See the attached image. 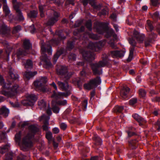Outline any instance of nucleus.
Here are the masks:
<instances>
[{
  "instance_id": "f257e3e1",
  "label": "nucleus",
  "mask_w": 160,
  "mask_h": 160,
  "mask_svg": "<svg viewBox=\"0 0 160 160\" xmlns=\"http://www.w3.org/2000/svg\"><path fill=\"white\" fill-rule=\"evenodd\" d=\"M7 81L8 82V83H5L3 77L0 75V84L3 88L1 93L5 96L12 97L16 95L19 92L20 88L17 84L10 86L11 81L7 79Z\"/></svg>"
},
{
  "instance_id": "f03ea898",
  "label": "nucleus",
  "mask_w": 160,
  "mask_h": 160,
  "mask_svg": "<svg viewBox=\"0 0 160 160\" xmlns=\"http://www.w3.org/2000/svg\"><path fill=\"white\" fill-rule=\"evenodd\" d=\"M29 132H25L23 138L21 145V149L26 151L31 148L32 145V138L34 137L35 133L38 131V128L34 125H32L28 127Z\"/></svg>"
},
{
  "instance_id": "7ed1b4c3",
  "label": "nucleus",
  "mask_w": 160,
  "mask_h": 160,
  "mask_svg": "<svg viewBox=\"0 0 160 160\" xmlns=\"http://www.w3.org/2000/svg\"><path fill=\"white\" fill-rule=\"evenodd\" d=\"M144 37L145 36L144 34H140L136 30L134 31L132 37L131 38H129L128 40L129 43L133 47L131 48L130 49L129 56L128 58L127 59L128 61H130L132 60L133 57V51L134 50L133 47H135L136 45V42L134 39V38H135L139 43H141L142 42Z\"/></svg>"
},
{
  "instance_id": "20e7f679",
  "label": "nucleus",
  "mask_w": 160,
  "mask_h": 160,
  "mask_svg": "<svg viewBox=\"0 0 160 160\" xmlns=\"http://www.w3.org/2000/svg\"><path fill=\"white\" fill-rule=\"evenodd\" d=\"M41 51L42 56L41 57L42 62L43 63V67L47 69L52 67V64L47 55L45 53L47 52L49 55H51L52 53V48L49 44L45 45L42 43L41 45Z\"/></svg>"
},
{
  "instance_id": "39448f33",
  "label": "nucleus",
  "mask_w": 160,
  "mask_h": 160,
  "mask_svg": "<svg viewBox=\"0 0 160 160\" xmlns=\"http://www.w3.org/2000/svg\"><path fill=\"white\" fill-rule=\"evenodd\" d=\"M57 84L59 88L62 90L66 91V93L58 92L57 93L55 91H53V93L51 97L56 99L63 98V97H67L71 94V87L68 84L67 82H62L58 81Z\"/></svg>"
},
{
  "instance_id": "423d86ee",
  "label": "nucleus",
  "mask_w": 160,
  "mask_h": 160,
  "mask_svg": "<svg viewBox=\"0 0 160 160\" xmlns=\"http://www.w3.org/2000/svg\"><path fill=\"white\" fill-rule=\"evenodd\" d=\"M108 23L104 22H98L97 24V26L95 27L97 32L99 34H102L104 31H107V34L105 37L108 38L112 35H113L115 39L117 38V35L114 33L113 30L109 29L108 27Z\"/></svg>"
},
{
  "instance_id": "0eeeda50",
  "label": "nucleus",
  "mask_w": 160,
  "mask_h": 160,
  "mask_svg": "<svg viewBox=\"0 0 160 160\" xmlns=\"http://www.w3.org/2000/svg\"><path fill=\"white\" fill-rule=\"evenodd\" d=\"M102 60L98 63L92 64L91 67L94 75H100L102 71L101 68L105 66L108 63L107 57L105 54L103 55Z\"/></svg>"
},
{
  "instance_id": "6e6552de",
  "label": "nucleus",
  "mask_w": 160,
  "mask_h": 160,
  "mask_svg": "<svg viewBox=\"0 0 160 160\" xmlns=\"http://www.w3.org/2000/svg\"><path fill=\"white\" fill-rule=\"evenodd\" d=\"M23 46L25 49L24 51H23L22 49L20 48L16 53L18 59L21 56L28 54L29 53L28 50L32 48V45L28 40H24L23 43Z\"/></svg>"
},
{
  "instance_id": "1a4fd4ad",
  "label": "nucleus",
  "mask_w": 160,
  "mask_h": 160,
  "mask_svg": "<svg viewBox=\"0 0 160 160\" xmlns=\"http://www.w3.org/2000/svg\"><path fill=\"white\" fill-rule=\"evenodd\" d=\"M47 81L46 77H41L39 80H37L34 82V85L36 90H40L43 92L47 91L46 88L44 86Z\"/></svg>"
},
{
  "instance_id": "9d476101",
  "label": "nucleus",
  "mask_w": 160,
  "mask_h": 160,
  "mask_svg": "<svg viewBox=\"0 0 160 160\" xmlns=\"http://www.w3.org/2000/svg\"><path fill=\"white\" fill-rule=\"evenodd\" d=\"M48 12H50L51 15L49 17V18L46 24L48 26H52L58 20L59 14L53 10H49Z\"/></svg>"
},
{
  "instance_id": "9b49d317",
  "label": "nucleus",
  "mask_w": 160,
  "mask_h": 160,
  "mask_svg": "<svg viewBox=\"0 0 160 160\" xmlns=\"http://www.w3.org/2000/svg\"><path fill=\"white\" fill-rule=\"evenodd\" d=\"M56 71L58 74L64 76L66 80L69 79L72 74L71 72H68L67 68L66 67L61 65L58 66Z\"/></svg>"
},
{
  "instance_id": "f8f14e48",
  "label": "nucleus",
  "mask_w": 160,
  "mask_h": 160,
  "mask_svg": "<svg viewBox=\"0 0 160 160\" xmlns=\"http://www.w3.org/2000/svg\"><path fill=\"white\" fill-rule=\"evenodd\" d=\"M105 43V41H104L102 43L101 41L95 43L90 42L88 45V48L93 51H98L100 49V46H104Z\"/></svg>"
},
{
  "instance_id": "ddd939ff",
  "label": "nucleus",
  "mask_w": 160,
  "mask_h": 160,
  "mask_svg": "<svg viewBox=\"0 0 160 160\" xmlns=\"http://www.w3.org/2000/svg\"><path fill=\"white\" fill-rule=\"evenodd\" d=\"M50 119V117L45 115H43L41 116L40 118V121L43 120L44 125L42 126V128L43 130L48 131L49 127H48L49 125L48 121Z\"/></svg>"
},
{
  "instance_id": "4468645a",
  "label": "nucleus",
  "mask_w": 160,
  "mask_h": 160,
  "mask_svg": "<svg viewBox=\"0 0 160 160\" xmlns=\"http://www.w3.org/2000/svg\"><path fill=\"white\" fill-rule=\"evenodd\" d=\"M80 52L83 58L86 60L90 62L94 59V55L92 52L85 51Z\"/></svg>"
},
{
  "instance_id": "2eb2a0df",
  "label": "nucleus",
  "mask_w": 160,
  "mask_h": 160,
  "mask_svg": "<svg viewBox=\"0 0 160 160\" xmlns=\"http://www.w3.org/2000/svg\"><path fill=\"white\" fill-rule=\"evenodd\" d=\"M13 3L14 8L18 13V16L19 20L21 21H23L24 19V17L22 15V13L19 9V6L21 3H18L17 2H15V0H14L13 1Z\"/></svg>"
},
{
  "instance_id": "dca6fc26",
  "label": "nucleus",
  "mask_w": 160,
  "mask_h": 160,
  "mask_svg": "<svg viewBox=\"0 0 160 160\" xmlns=\"http://www.w3.org/2000/svg\"><path fill=\"white\" fill-rule=\"evenodd\" d=\"M124 53L122 51L114 50L110 52V55L113 58H122L124 56Z\"/></svg>"
},
{
  "instance_id": "f3484780",
  "label": "nucleus",
  "mask_w": 160,
  "mask_h": 160,
  "mask_svg": "<svg viewBox=\"0 0 160 160\" xmlns=\"http://www.w3.org/2000/svg\"><path fill=\"white\" fill-rule=\"evenodd\" d=\"M130 89L127 87H123L121 90L120 93L121 97L123 99L128 98Z\"/></svg>"
},
{
  "instance_id": "a211bd4d",
  "label": "nucleus",
  "mask_w": 160,
  "mask_h": 160,
  "mask_svg": "<svg viewBox=\"0 0 160 160\" xmlns=\"http://www.w3.org/2000/svg\"><path fill=\"white\" fill-rule=\"evenodd\" d=\"M10 29L5 24L2 23L0 26V34L3 35L8 34L10 32Z\"/></svg>"
},
{
  "instance_id": "6ab92c4d",
  "label": "nucleus",
  "mask_w": 160,
  "mask_h": 160,
  "mask_svg": "<svg viewBox=\"0 0 160 160\" xmlns=\"http://www.w3.org/2000/svg\"><path fill=\"white\" fill-rule=\"evenodd\" d=\"M132 116L133 118L138 122L140 126L144 125L146 122V120L137 114H134Z\"/></svg>"
},
{
  "instance_id": "aec40b11",
  "label": "nucleus",
  "mask_w": 160,
  "mask_h": 160,
  "mask_svg": "<svg viewBox=\"0 0 160 160\" xmlns=\"http://www.w3.org/2000/svg\"><path fill=\"white\" fill-rule=\"evenodd\" d=\"M9 113V109L5 106H3L0 108V115H3L5 117L8 116Z\"/></svg>"
},
{
  "instance_id": "412c9836",
  "label": "nucleus",
  "mask_w": 160,
  "mask_h": 160,
  "mask_svg": "<svg viewBox=\"0 0 160 160\" xmlns=\"http://www.w3.org/2000/svg\"><path fill=\"white\" fill-rule=\"evenodd\" d=\"M37 73V72L36 71H35L33 72H26L24 74V78L25 80H28L31 78H32Z\"/></svg>"
},
{
  "instance_id": "4be33fe9",
  "label": "nucleus",
  "mask_w": 160,
  "mask_h": 160,
  "mask_svg": "<svg viewBox=\"0 0 160 160\" xmlns=\"http://www.w3.org/2000/svg\"><path fill=\"white\" fill-rule=\"evenodd\" d=\"M26 98L32 105L34 103L37 99V97L33 94H29L28 95Z\"/></svg>"
},
{
  "instance_id": "5701e85b",
  "label": "nucleus",
  "mask_w": 160,
  "mask_h": 160,
  "mask_svg": "<svg viewBox=\"0 0 160 160\" xmlns=\"http://www.w3.org/2000/svg\"><path fill=\"white\" fill-rule=\"evenodd\" d=\"M92 80H90L89 82L85 84L84 85V88L88 90H91L95 87L93 83Z\"/></svg>"
},
{
  "instance_id": "b1692460",
  "label": "nucleus",
  "mask_w": 160,
  "mask_h": 160,
  "mask_svg": "<svg viewBox=\"0 0 160 160\" xmlns=\"http://www.w3.org/2000/svg\"><path fill=\"white\" fill-rule=\"evenodd\" d=\"M88 35V36L90 38L95 39L97 40L99 39V36H98L97 35L94 34L92 33H87L83 36L82 38L83 39H84L85 40L86 39L85 36Z\"/></svg>"
},
{
  "instance_id": "393cba45",
  "label": "nucleus",
  "mask_w": 160,
  "mask_h": 160,
  "mask_svg": "<svg viewBox=\"0 0 160 160\" xmlns=\"http://www.w3.org/2000/svg\"><path fill=\"white\" fill-rule=\"evenodd\" d=\"M63 50L62 49H60L59 51H58L54 55L53 57V62L55 63L57 61L59 57V56L62 53Z\"/></svg>"
},
{
  "instance_id": "a878e982",
  "label": "nucleus",
  "mask_w": 160,
  "mask_h": 160,
  "mask_svg": "<svg viewBox=\"0 0 160 160\" xmlns=\"http://www.w3.org/2000/svg\"><path fill=\"white\" fill-rule=\"evenodd\" d=\"M91 80H92V82L95 87L100 85L101 82V80L99 77H97Z\"/></svg>"
},
{
  "instance_id": "bb28decb",
  "label": "nucleus",
  "mask_w": 160,
  "mask_h": 160,
  "mask_svg": "<svg viewBox=\"0 0 160 160\" xmlns=\"http://www.w3.org/2000/svg\"><path fill=\"white\" fill-rule=\"evenodd\" d=\"M38 105L41 109L45 110L46 108V102L43 100H41L38 102Z\"/></svg>"
},
{
  "instance_id": "cd10ccee",
  "label": "nucleus",
  "mask_w": 160,
  "mask_h": 160,
  "mask_svg": "<svg viewBox=\"0 0 160 160\" xmlns=\"http://www.w3.org/2000/svg\"><path fill=\"white\" fill-rule=\"evenodd\" d=\"M22 63L23 64H24L25 68L26 69L30 68H32V61L30 60H28L26 63H24V61H22Z\"/></svg>"
},
{
  "instance_id": "c85d7f7f",
  "label": "nucleus",
  "mask_w": 160,
  "mask_h": 160,
  "mask_svg": "<svg viewBox=\"0 0 160 160\" xmlns=\"http://www.w3.org/2000/svg\"><path fill=\"white\" fill-rule=\"evenodd\" d=\"M10 145L9 144L6 145L4 146L0 147V153L3 154L7 151L9 149Z\"/></svg>"
},
{
  "instance_id": "c756f323",
  "label": "nucleus",
  "mask_w": 160,
  "mask_h": 160,
  "mask_svg": "<svg viewBox=\"0 0 160 160\" xmlns=\"http://www.w3.org/2000/svg\"><path fill=\"white\" fill-rule=\"evenodd\" d=\"M9 77H10L11 79L12 80H16L18 78V75L17 74H14L12 71H10L9 72Z\"/></svg>"
},
{
  "instance_id": "7c9ffc66",
  "label": "nucleus",
  "mask_w": 160,
  "mask_h": 160,
  "mask_svg": "<svg viewBox=\"0 0 160 160\" xmlns=\"http://www.w3.org/2000/svg\"><path fill=\"white\" fill-rule=\"evenodd\" d=\"M123 109V107L122 106H116L114 109L113 111L115 112L121 113Z\"/></svg>"
},
{
  "instance_id": "2f4dec72",
  "label": "nucleus",
  "mask_w": 160,
  "mask_h": 160,
  "mask_svg": "<svg viewBox=\"0 0 160 160\" xmlns=\"http://www.w3.org/2000/svg\"><path fill=\"white\" fill-rule=\"evenodd\" d=\"M3 9L6 16H7L9 15L10 13V11L9 10L8 8L6 3L4 4Z\"/></svg>"
},
{
  "instance_id": "473e14b6",
  "label": "nucleus",
  "mask_w": 160,
  "mask_h": 160,
  "mask_svg": "<svg viewBox=\"0 0 160 160\" xmlns=\"http://www.w3.org/2000/svg\"><path fill=\"white\" fill-rule=\"evenodd\" d=\"M74 41H69L68 42L67 45V50H70L72 49L74 47Z\"/></svg>"
},
{
  "instance_id": "72a5a7b5",
  "label": "nucleus",
  "mask_w": 160,
  "mask_h": 160,
  "mask_svg": "<svg viewBox=\"0 0 160 160\" xmlns=\"http://www.w3.org/2000/svg\"><path fill=\"white\" fill-rule=\"evenodd\" d=\"M46 137L49 142L52 141V133L50 131L47 132L46 134Z\"/></svg>"
},
{
  "instance_id": "f704fd0d",
  "label": "nucleus",
  "mask_w": 160,
  "mask_h": 160,
  "mask_svg": "<svg viewBox=\"0 0 160 160\" xmlns=\"http://www.w3.org/2000/svg\"><path fill=\"white\" fill-rule=\"evenodd\" d=\"M45 6L44 5H40L39 7L40 16L41 17H43L44 16V14L43 13V10H45Z\"/></svg>"
},
{
  "instance_id": "c9c22d12",
  "label": "nucleus",
  "mask_w": 160,
  "mask_h": 160,
  "mask_svg": "<svg viewBox=\"0 0 160 160\" xmlns=\"http://www.w3.org/2000/svg\"><path fill=\"white\" fill-rule=\"evenodd\" d=\"M108 43L112 48L117 49V47L114 42L113 40H110L108 42Z\"/></svg>"
},
{
  "instance_id": "e433bc0d",
  "label": "nucleus",
  "mask_w": 160,
  "mask_h": 160,
  "mask_svg": "<svg viewBox=\"0 0 160 160\" xmlns=\"http://www.w3.org/2000/svg\"><path fill=\"white\" fill-rule=\"evenodd\" d=\"M6 139V134L2 131H0V142L4 141Z\"/></svg>"
},
{
  "instance_id": "4c0bfd02",
  "label": "nucleus",
  "mask_w": 160,
  "mask_h": 160,
  "mask_svg": "<svg viewBox=\"0 0 160 160\" xmlns=\"http://www.w3.org/2000/svg\"><path fill=\"white\" fill-rule=\"evenodd\" d=\"M130 143L132 149H135L138 146V143L136 140H133L130 142Z\"/></svg>"
},
{
  "instance_id": "58836bf2",
  "label": "nucleus",
  "mask_w": 160,
  "mask_h": 160,
  "mask_svg": "<svg viewBox=\"0 0 160 160\" xmlns=\"http://www.w3.org/2000/svg\"><path fill=\"white\" fill-rule=\"evenodd\" d=\"M93 139L98 144L100 145L102 143V140L100 137L97 135H95L93 137Z\"/></svg>"
},
{
  "instance_id": "ea45409f",
  "label": "nucleus",
  "mask_w": 160,
  "mask_h": 160,
  "mask_svg": "<svg viewBox=\"0 0 160 160\" xmlns=\"http://www.w3.org/2000/svg\"><path fill=\"white\" fill-rule=\"evenodd\" d=\"M37 12L35 11H31L28 14V15L31 18H35L37 15Z\"/></svg>"
},
{
  "instance_id": "a19ab883",
  "label": "nucleus",
  "mask_w": 160,
  "mask_h": 160,
  "mask_svg": "<svg viewBox=\"0 0 160 160\" xmlns=\"http://www.w3.org/2000/svg\"><path fill=\"white\" fill-rule=\"evenodd\" d=\"M152 5L154 7H158L160 4V0H152Z\"/></svg>"
},
{
  "instance_id": "79ce46f5",
  "label": "nucleus",
  "mask_w": 160,
  "mask_h": 160,
  "mask_svg": "<svg viewBox=\"0 0 160 160\" xmlns=\"http://www.w3.org/2000/svg\"><path fill=\"white\" fill-rule=\"evenodd\" d=\"M85 28L84 26H82L80 29H77L76 31H74L73 32V34L75 36L78 35L80 32L84 31Z\"/></svg>"
},
{
  "instance_id": "37998d69",
  "label": "nucleus",
  "mask_w": 160,
  "mask_h": 160,
  "mask_svg": "<svg viewBox=\"0 0 160 160\" xmlns=\"http://www.w3.org/2000/svg\"><path fill=\"white\" fill-rule=\"evenodd\" d=\"M138 93L140 96L142 97H144L146 95V92L145 90L142 89L139 90Z\"/></svg>"
},
{
  "instance_id": "c03bdc74",
  "label": "nucleus",
  "mask_w": 160,
  "mask_h": 160,
  "mask_svg": "<svg viewBox=\"0 0 160 160\" xmlns=\"http://www.w3.org/2000/svg\"><path fill=\"white\" fill-rule=\"evenodd\" d=\"M86 26L88 28V29L90 30L91 31L92 29V22L91 20H88V21L86 23Z\"/></svg>"
},
{
  "instance_id": "a18cd8bd",
  "label": "nucleus",
  "mask_w": 160,
  "mask_h": 160,
  "mask_svg": "<svg viewBox=\"0 0 160 160\" xmlns=\"http://www.w3.org/2000/svg\"><path fill=\"white\" fill-rule=\"evenodd\" d=\"M82 108L83 110H85L87 108L88 104V100L85 99L82 102Z\"/></svg>"
},
{
  "instance_id": "49530a36",
  "label": "nucleus",
  "mask_w": 160,
  "mask_h": 160,
  "mask_svg": "<svg viewBox=\"0 0 160 160\" xmlns=\"http://www.w3.org/2000/svg\"><path fill=\"white\" fill-rule=\"evenodd\" d=\"M93 2L94 1L92 0H83L82 2L84 6H86L88 3L92 5Z\"/></svg>"
},
{
  "instance_id": "de8ad7c7",
  "label": "nucleus",
  "mask_w": 160,
  "mask_h": 160,
  "mask_svg": "<svg viewBox=\"0 0 160 160\" xmlns=\"http://www.w3.org/2000/svg\"><path fill=\"white\" fill-rule=\"evenodd\" d=\"M137 102V98H132L129 101L130 105L132 106L135 104Z\"/></svg>"
},
{
  "instance_id": "09e8293b",
  "label": "nucleus",
  "mask_w": 160,
  "mask_h": 160,
  "mask_svg": "<svg viewBox=\"0 0 160 160\" xmlns=\"http://www.w3.org/2000/svg\"><path fill=\"white\" fill-rule=\"evenodd\" d=\"M21 30V27L20 25H18L15 27L12 31V33H15L18 32Z\"/></svg>"
},
{
  "instance_id": "8fccbe9b",
  "label": "nucleus",
  "mask_w": 160,
  "mask_h": 160,
  "mask_svg": "<svg viewBox=\"0 0 160 160\" xmlns=\"http://www.w3.org/2000/svg\"><path fill=\"white\" fill-rule=\"evenodd\" d=\"M156 37L157 35L156 34L152 32H151V43L153 42V41L155 40Z\"/></svg>"
},
{
  "instance_id": "3c124183",
  "label": "nucleus",
  "mask_w": 160,
  "mask_h": 160,
  "mask_svg": "<svg viewBox=\"0 0 160 160\" xmlns=\"http://www.w3.org/2000/svg\"><path fill=\"white\" fill-rule=\"evenodd\" d=\"M13 154L12 152L8 153L6 156V158L5 160H12V159Z\"/></svg>"
},
{
  "instance_id": "603ef678",
  "label": "nucleus",
  "mask_w": 160,
  "mask_h": 160,
  "mask_svg": "<svg viewBox=\"0 0 160 160\" xmlns=\"http://www.w3.org/2000/svg\"><path fill=\"white\" fill-rule=\"evenodd\" d=\"M22 104L24 106H27L32 105L27 99L26 100H22Z\"/></svg>"
},
{
  "instance_id": "864d4df0",
  "label": "nucleus",
  "mask_w": 160,
  "mask_h": 160,
  "mask_svg": "<svg viewBox=\"0 0 160 160\" xmlns=\"http://www.w3.org/2000/svg\"><path fill=\"white\" fill-rule=\"evenodd\" d=\"M57 103L59 105L64 106L67 104V101L66 100L59 101L57 102Z\"/></svg>"
},
{
  "instance_id": "5fc2aeb1",
  "label": "nucleus",
  "mask_w": 160,
  "mask_h": 160,
  "mask_svg": "<svg viewBox=\"0 0 160 160\" xmlns=\"http://www.w3.org/2000/svg\"><path fill=\"white\" fill-rule=\"evenodd\" d=\"M52 109L53 112L56 113H58L60 110L59 108L56 106H53Z\"/></svg>"
},
{
  "instance_id": "6e6d98bb",
  "label": "nucleus",
  "mask_w": 160,
  "mask_h": 160,
  "mask_svg": "<svg viewBox=\"0 0 160 160\" xmlns=\"http://www.w3.org/2000/svg\"><path fill=\"white\" fill-rule=\"evenodd\" d=\"M130 128L131 129V131L130 130H129L127 132L128 135V136L129 137H131L132 136L134 135L135 134V133L134 132L132 131H133L134 129L132 127H130Z\"/></svg>"
},
{
  "instance_id": "4d7b16f0",
  "label": "nucleus",
  "mask_w": 160,
  "mask_h": 160,
  "mask_svg": "<svg viewBox=\"0 0 160 160\" xmlns=\"http://www.w3.org/2000/svg\"><path fill=\"white\" fill-rule=\"evenodd\" d=\"M21 132H19L18 133H17L15 135V139L17 141H19L21 138Z\"/></svg>"
},
{
  "instance_id": "13d9d810",
  "label": "nucleus",
  "mask_w": 160,
  "mask_h": 160,
  "mask_svg": "<svg viewBox=\"0 0 160 160\" xmlns=\"http://www.w3.org/2000/svg\"><path fill=\"white\" fill-rule=\"evenodd\" d=\"M75 0H65V5L67 6L69 4H71L72 5H74V3L73 2Z\"/></svg>"
},
{
  "instance_id": "bf43d9fd",
  "label": "nucleus",
  "mask_w": 160,
  "mask_h": 160,
  "mask_svg": "<svg viewBox=\"0 0 160 160\" xmlns=\"http://www.w3.org/2000/svg\"><path fill=\"white\" fill-rule=\"evenodd\" d=\"M145 28L147 31L149 32L150 31V21L149 20H147V23Z\"/></svg>"
},
{
  "instance_id": "052dcab7",
  "label": "nucleus",
  "mask_w": 160,
  "mask_h": 160,
  "mask_svg": "<svg viewBox=\"0 0 160 160\" xmlns=\"http://www.w3.org/2000/svg\"><path fill=\"white\" fill-rule=\"evenodd\" d=\"M76 58V55L75 54L71 53L68 56V58L70 60H72L73 61L75 60Z\"/></svg>"
},
{
  "instance_id": "680f3d73",
  "label": "nucleus",
  "mask_w": 160,
  "mask_h": 160,
  "mask_svg": "<svg viewBox=\"0 0 160 160\" xmlns=\"http://www.w3.org/2000/svg\"><path fill=\"white\" fill-rule=\"evenodd\" d=\"M61 128L63 130H65L67 128V125L65 123H62L60 125Z\"/></svg>"
},
{
  "instance_id": "e2e57ef3",
  "label": "nucleus",
  "mask_w": 160,
  "mask_h": 160,
  "mask_svg": "<svg viewBox=\"0 0 160 160\" xmlns=\"http://www.w3.org/2000/svg\"><path fill=\"white\" fill-rule=\"evenodd\" d=\"M29 29L31 33H33L35 32V30L34 27V26L33 24L29 27Z\"/></svg>"
},
{
  "instance_id": "0e129e2a",
  "label": "nucleus",
  "mask_w": 160,
  "mask_h": 160,
  "mask_svg": "<svg viewBox=\"0 0 160 160\" xmlns=\"http://www.w3.org/2000/svg\"><path fill=\"white\" fill-rule=\"evenodd\" d=\"M25 157L24 155L21 154L18 157L17 160H24L25 158Z\"/></svg>"
},
{
  "instance_id": "69168bd1",
  "label": "nucleus",
  "mask_w": 160,
  "mask_h": 160,
  "mask_svg": "<svg viewBox=\"0 0 160 160\" xmlns=\"http://www.w3.org/2000/svg\"><path fill=\"white\" fill-rule=\"evenodd\" d=\"M52 131L53 133L57 134L59 132V130L58 128L55 127L53 128Z\"/></svg>"
},
{
  "instance_id": "338daca9",
  "label": "nucleus",
  "mask_w": 160,
  "mask_h": 160,
  "mask_svg": "<svg viewBox=\"0 0 160 160\" xmlns=\"http://www.w3.org/2000/svg\"><path fill=\"white\" fill-rule=\"evenodd\" d=\"M150 45V41L149 39L145 40V47H149Z\"/></svg>"
},
{
  "instance_id": "774afa93",
  "label": "nucleus",
  "mask_w": 160,
  "mask_h": 160,
  "mask_svg": "<svg viewBox=\"0 0 160 160\" xmlns=\"http://www.w3.org/2000/svg\"><path fill=\"white\" fill-rule=\"evenodd\" d=\"M46 112L49 115H51L52 114V111L49 105L48 106V109L46 110Z\"/></svg>"
}]
</instances>
